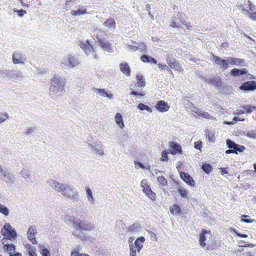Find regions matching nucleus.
Here are the masks:
<instances>
[{
	"label": "nucleus",
	"instance_id": "obj_1",
	"mask_svg": "<svg viewBox=\"0 0 256 256\" xmlns=\"http://www.w3.org/2000/svg\"><path fill=\"white\" fill-rule=\"evenodd\" d=\"M47 183L55 190L60 192L64 196L70 198L73 202H77L79 200L78 192L73 186L52 179L48 180Z\"/></svg>",
	"mask_w": 256,
	"mask_h": 256
},
{
	"label": "nucleus",
	"instance_id": "obj_2",
	"mask_svg": "<svg viewBox=\"0 0 256 256\" xmlns=\"http://www.w3.org/2000/svg\"><path fill=\"white\" fill-rule=\"evenodd\" d=\"M66 80L58 75L54 74L51 79L48 94L51 99L56 100L62 94L64 90Z\"/></svg>",
	"mask_w": 256,
	"mask_h": 256
},
{
	"label": "nucleus",
	"instance_id": "obj_3",
	"mask_svg": "<svg viewBox=\"0 0 256 256\" xmlns=\"http://www.w3.org/2000/svg\"><path fill=\"white\" fill-rule=\"evenodd\" d=\"M0 178L6 184L12 186L16 182V178L11 170L0 165Z\"/></svg>",
	"mask_w": 256,
	"mask_h": 256
},
{
	"label": "nucleus",
	"instance_id": "obj_4",
	"mask_svg": "<svg viewBox=\"0 0 256 256\" xmlns=\"http://www.w3.org/2000/svg\"><path fill=\"white\" fill-rule=\"evenodd\" d=\"M78 58L71 54L64 56L61 60L62 66L64 68H70L75 67L79 64Z\"/></svg>",
	"mask_w": 256,
	"mask_h": 256
},
{
	"label": "nucleus",
	"instance_id": "obj_5",
	"mask_svg": "<svg viewBox=\"0 0 256 256\" xmlns=\"http://www.w3.org/2000/svg\"><path fill=\"white\" fill-rule=\"evenodd\" d=\"M0 232L4 236L8 238L10 240L15 239L17 236L16 230L9 223H6L4 225Z\"/></svg>",
	"mask_w": 256,
	"mask_h": 256
},
{
	"label": "nucleus",
	"instance_id": "obj_6",
	"mask_svg": "<svg viewBox=\"0 0 256 256\" xmlns=\"http://www.w3.org/2000/svg\"><path fill=\"white\" fill-rule=\"evenodd\" d=\"M210 236V232L203 230L202 232L200 234L199 238V242L200 246L206 249H208L209 248V241L207 240V239Z\"/></svg>",
	"mask_w": 256,
	"mask_h": 256
},
{
	"label": "nucleus",
	"instance_id": "obj_7",
	"mask_svg": "<svg viewBox=\"0 0 256 256\" xmlns=\"http://www.w3.org/2000/svg\"><path fill=\"white\" fill-rule=\"evenodd\" d=\"M80 228L84 231H92L94 230V226L86 220H79L77 222L76 229Z\"/></svg>",
	"mask_w": 256,
	"mask_h": 256
},
{
	"label": "nucleus",
	"instance_id": "obj_8",
	"mask_svg": "<svg viewBox=\"0 0 256 256\" xmlns=\"http://www.w3.org/2000/svg\"><path fill=\"white\" fill-rule=\"evenodd\" d=\"M12 62L14 64H24L26 60V56L24 54L20 52H14L12 56Z\"/></svg>",
	"mask_w": 256,
	"mask_h": 256
},
{
	"label": "nucleus",
	"instance_id": "obj_9",
	"mask_svg": "<svg viewBox=\"0 0 256 256\" xmlns=\"http://www.w3.org/2000/svg\"><path fill=\"white\" fill-rule=\"evenodd\" d=\"M88 147L96 154L100 156L104 154L102 146L100 142H96L93 144H89Z\"/></svg>",
	"mask_w": 256,
	"mask_h": 256
},
{
	"label": "nucleus",
	"instance_id": "obj_10",
	"mask_svg": "<svg viewBox=\"0 0 256 256\" xmlns=\"http://www.w3.org/2000/svg\"><path fill=\"white\" fill-rule=\"evenodd\" d=\"M18 75L15 70H8L6 69L0 70V76L4 78H15L18 76Z\"/></svg>",
	"mask_w": 256,
	"mask_h": 256
},
{
	"label": "nucleus",
	"instance_id": "obj_11",
	"mask_svg": "<svg viewBox=\"0 0 256 256\" xmlns=\"http://www.w3.org/2000/svg\"><path fill=\"white\" fill-rule=\"evenodd\" d=\"M212 60L220 68L223 69H226L228 67V58L225 60L220 57L215 56L212 54Z\"/></svg>",
	"mask_w": 256,
	"mask_h": 256
},
{
	"label": "nucleus",
	"instance_id": "obj_12",
	"mask_svg": "<svg viewBox=\"0 0 256 256\" xmlns=\"http://www.w3.org/2000/svg\"><path fill=\"white\" fill-rule=\"evenodd\" d=\"M204 80L208 84L215 86L218 90L221 88L222 82L219 76H216L211 78H204Z\"/></svg>",
	"mask_w": 256,
	"mask_h": 256
},
{
	"label": "nucleus",
	"instance_id": "obj_13",
	"mask_svg": "<svg viewBox=\"0 0 256 256\" xmlns=\"http://www.w3.org/2000/svg\"><path fill=\"white\" fill-rule=\"evenodd\" d=\"M36 234V227L34 226H30L27 232V236L28 240L33 244H37L35 235Z\"/></svg>",
	"mask_w": 256,
	"mask_h": 256
},
{
	"label": "nucleus",
	"instance_id": "obj_14",
	"mask_svg": "<svg viewBox=\"0 0 256 256\" xmlns=\"http://www.w3.org/2000/svg\"><path fill=\"white\" fill-rule=\"evenodd\" d=\"M178 20H179V21L181 22L183 24L186 26V28L188 30L190 29L191 26L187 25L186 22L182 18V15L180 13H178L176 16L172 20L171 26L173 28H178L180 26V22L178 21Z\"/></svg>",
	"mask_w": 256,
	"mask_h": 256
},
{
	"label": "nucleus",
	"instance_id": "obj_15",
	"mask_svg": "<svg viewBox=\"0 0 256 256\" xmlns=\"http://www.w3.org/2000/svg\"><path fill=\"white\" fill-rule=\"evenodd\" d=\"M246 60L244 59L238 58L233 57H230L228 58V66L235 65L237 66H246L247 64L245 63Z\"/></svg>",
	"mask_w": 256,
	"mask_h": 256
},
{
	"label": "nucleus",
	"instance_id": "obj_16",
	"mask_svg": "<svg viewBox=\"0 0 256 256\" xmlns=\"http://www.w3.org/2000/svg\"><path fill=\"white\" fill-rule=\"evenodd\" d=\"M98 44L104 51L108 53H112L114 52L112 44L106 40L104 41L100 40V42L98 43Z\"/></svg>",
	"mask_w": 256,
	"mask_h": 256
},
{
	"label": "nucleus",
	"instance_id": "obj_17",
	"mask_svg": "<svg viewBox=\"0 0 256 256\" xmlns=\"http://www.w3.org/2000/svg\"><path fill=\"white\" fill-rule=\"evenodd\" d=\"M240 88L244 90H256V82L255 81H248L242 84Z\"/></svg>",
	"mask_w": 256,
	"mask_h": 256
},
{
	"label": "nucleus",
	"instance_id": "obj_18",
	"mask_svg": "<svg viewBox=\"0 0 256 256\" xmlns=\"http://www.w3.org/2000/svg\"><path fill=\"white\" fill-rule=\"evenodd\" d=\"M180 178L187 184L190 186H194L195 182L188 174L180 172Z\"/></svg>",
	"mask_w": 256,
	"mask_h": 256
},
{
	"label": "nucleus",
	"instance_id": "obj_19",
	"mask_svg": "<svg viewBox=\"0 0 256 256\" xmlns=\"http://www.w3.org/2000/svg\"><path fill=\"white\" fill-rule=\"evenodd\" d=\"M170 152L172 154H176L177 153L182 154V150L181 146L178 144V143L174 142H172L170 143Z\"/></svg>",
	"mask_w": 256,
	"mask_h": 256
},
{
	"label": "nucleus",
	"instance_id": "obj_20",
	"mask_svg": "<svg viewBox=\"0 0 256 256\" xmlns=\"http://www.w3.org/2000/svg\"><path fill=\"white\" fill-rule=\"evenodd\" d=\"M156 108L160 112H165L168 111L170 108V106L164 100L158 101L156 106Z\"/></svg>",
	"mask_w": 256,
	"mask_h": 256
},
{
	"label": "nucleus",
	"instance_id": "obj_21",
	"mask_svg": "<svg viewBox=\"0 0 256 256\" xmlns=\"http://www.w3.org/2000/svg\"><path fill=\"white\" fill-rule=\"evenodd\" d=\"M94 92L100 96L107 97L110 100H112L114 98L113 94L110 92L108 93L104 88H94Z\"/></svg>",
	"mask_w": 256,
	"mask_h": 256
},
{
	"label": "nucleus",
	"instance_id": "obj_22",
	"mask_svg": "<svg viewBox=\"0 0 256 256\" xmlns=\"http://www.w3.org/2000/svg\"><path fill=\"white\" fill-rule=\"evenodd\" d=\"M248 70L246 68H233L230 72V74L234 76H240L241 75L246 74L248 73Z\"/></svg>",
	"mask_w": 256,
	"mask_h": 256
},
{
	"label": "nucleus",
	"instance_id": "obj_23",
	"mask_svg": "<svg viewBox=\"0 0 256 256\" xmlns=\"http://www.w3.org/2000/svg\"><path fill=\"white\" fill-rule=\"evenodd\" d=\"M144 241L145 238L142 236L138 237L136 240L134 242V246L136 247V248L138 252H139L143 248V244L144 242Z\"/></svg>",
	"mask_w": 256,
	"mask_h": 256
},
{
	"label": "nucleus",
	"instance_id": "obj_24",
	"mask_svg": "<svg viewBox=\"0 0 256 256\" xmlns=\"http://www.w3.org/2000/svg\"><path fill=\"white\" fill-rule=\"evenodd\" d=\"M64 222L70 226H72L75 228L77 224L78 221L74 220V218L68 216H64Z\"/></svg>",
	"mask_w": 256,
	"mask_h": 256
},
{
	"label": "nucleus",
	"instance_id": "obj_25",
	"mask_svg": "<svg viewBox=\"0 0 256 256\" xmlns=\"http://www.w3.org/2000/svg\"><path fill=\"white\" fill-rule=\"evenodd\" d=\"M141 230L140 226L138 223H134L130 226L128 228V232L131 234H134L140 232Z\"/></svg>",
	"mask_w": 256,
	"mask_h": 256
},
{
	"label": "nucleus",
	"instance_id": "obj_26",
	"mask_svg": "<svg viewBox=\"0 0 256 256\" xmlns=\"http://www.w3.org/2000/svg\"><path fill=\"white\" fill-rule=\"evenodd\" d=\"M114 118L117 125L120 128H124L125 126L122 114L118 112L116 113Z\"/></svg>",
	"mask_w": 256,
	"mask_h": 256
},
{
	"label": "nucleus",
	"instance_id": "obj_27",
	"mask_svg": "<svg viewBox=\"0 0 256 256\" xmlns=\"http://www.w3.org/2000/svg\"><path fill=\"white\" fill-rule=\"evenodd\" d=\"M103 24L108 29L112 30L115 28L116 22L114 18H110L104 22Z\"/></svg>",
	"mask_w": 256,
	"mask_h": 256
},
{
	"label": "nucleus",
	"instance_id": "obj_28",
	"mask_svg": "<svg viewBox=\"0 0 256 256\" xmlns=\"http://www.w3.org/2000/svg\"><path fill=\"white\" fill-rule=\"evenodd\" d=\"M120 70L126 76H130V68L127 63H122L120 64Z\"/></svg>",
	"mask_w": 256,
	"mask_h": 256
},
{
	"label": "nucleus",
	"instance_id": "obj_29",
	"mask_svg": "<svg viewBox=\"0 0 256 256\" xmlns=\"http://www.w3.org/2000/svg\"><path fill=\"white\" fill-rule=\"evenodd\" d=\"M140 59L144 62H153L154 64H156L157 62L156 59L146 54L142 55Z\"/></svg>",
	"mask_w": 256,
	"mask_h": 256
},
{
	"label": "nucleus",
	"instance_id": "obj_30",
	"mask_svg": "<svg viewBox=\"0 0 256 256\" xmlns=\"http://www.w3.org/2000/svg\"><path fill=\"white\" fill-rule=\"evenodd\" d=\"M106 36V34L105 32L101 30H98L96 31V38L98 40V42H100V40L102 41H104L106 40V38H104L105 36Z\"/></svg>",
	"mask_w": 256,
	"mask_h": 256
},
{
	"label": "nucleus",
	"instance_id": "obj_31",
	"mask_svg": "<svg viewBox=\"0 0 256 256\" xmlns=\"http://www.w3.org/2000/svg\"><path fill=\"white\" fill-rule=\"evenodd\" d=\"M80 46L84 50L85 52L87 54L90 52V48H92V46L90 44L88 40H86V42H82L80 44Z\"/></svg>",
	"mask_w": 256,
	"mask_h": 256
},
{
	"label": "nucleus",
	"instance_id": "obj_32",
	"mask_svg": "<svg viewBox=\"0 0 256 256\" xmlns=\"http://www.w3.org/2000/svg\"><path fill=\"white\" fill-rule=\"evenodd\" d=\"M181 208L180 206L176 204H173L170 208V212L174 215L180 214Z\"/></svg>",
	"mask_w": 256,
	"mask_h": 256
},
{
	"label": "nucleus",
	"instance_id": "obj_33",
	"mask_svg": "<svg viewBox=\"0 0 256 256\" xmlns=\"http://www.w3.org/2000/svg\"><path fill=\"white\" fill-rule=\"evenodd\" d=\"M137 80L138 86L140 87H143L146 84V82L143 76L140 74H138L136 77Z\"/></svg>",
	"mask_w": 256,
	"mask_h": 256
},
{
	"label": "nucleus",
	"instance_id": "obj_34",
	"mask_svg": "<svg viewBox=\"0 0 256 256\" xmlns=\"http://www.w3.org/2000/svg\"><path fill=\"white\" fill-rule=\"evenodd\" d=\"M169 66L174 69V70L181 72L183 70L182 67L181 66L180 64L178 62V60H175L174 62H173Z\"/></svg>",
	"mask_w": 256,
	"mask_h": 256
},
{
	"label": "nucleus",
	"instance_id": "obj_35",
	"mask_svg": "<svg viewBox=\"0 0 256 256\" xmlns=\"http://www.w3.org/2000/svg\"><path fill=\"white\" fill-rule=\"evenodd\" d=\"M86 194L88 201L90 202V204H94V200L92 196V192L90 188H86Z\"/></svg>",
	"mask_w": 256,
	"mask_h": 256
},
{
	"label": "nucleus",
	"instance_id": "obj_36",
	"mask_svg": "<svg viewBox=\"0 0 256 256\" xmlns=\"http://www.w3.org/2000/svg\"><path fill=\"white\" fill-rule=\"evenodd\" d=\"M0 212L6 216L9 215L10 210L6 206L0 204Z\"/></svg>",
	"mask_w": 256,
	"mask_h": 256
},
{
	"label": "nucleus",
	"instance_id": "obj_37",
	"mask_svg": "<svg viewBox=\"0 0 256 256\" xmlns=\"http://www.w3.org/2000/svg\"><path fill=\"white\" fill-rule=\"evenodd\" d=\"M226 142L228 147L232 150H235L236 146H238V144L228 139L226 141Z\"/></svg>",
	"mask_w": 256,
	"mask_h": 256
},
{
	"label": "nucleus",
	"instance_id": "obj_38",
	"mask_svg": "<svg viewBox=\"0 0 256 256\" xmlns=\"http://www.w3.org/2000/svg\"><path fill=\"white\" fill-rule=\"evenodd\" d=\"M138 49H139L141 52L146 53L148 52V46H147L143 43L140 42L138 44Z\"/></svg>",
	"mask_w": 256,
	"mask_h": 256
},
{
	"label": "nucleus",
	"instance_id": "obj_39",
	"mask_svg": "<svg viewBox=\"0 0 256 256\" xmlns=\"http://www.w3.org/2000/svg\"><path fill=\"white\" fill-rule=\"evenodd\" d=\"M138 108L141 110H146L150 112H152V108L142 103H140L138 105Z\"/></svg>",
	"mask_w": 256,
	"mask_h": 256
},
{
	"label": "nucleus",
	"instance_id": "obj_40",
	"mask_svg": "<svg viewBox=\"0 0 256 256\" xmlns=\"http://www.w3.org/2000/svg\"><path fill=\"white\" fill-rule=\"evenodd\" d=\"M202 168L206 174H209L212 170V166L210 164L206 163L202 164Z\"/></svg>",
	"mask_w": 256,
	"mask_h": 256
},
{
	"label": "nucleus",
	"instance_id": "obj_41",
	"mask_svg": "<svg viewBox=\"0 0 256 256\" xmlns=\"http://www.w3.org/2000/svg\"><path fill=\"white\" fill-rule=\"evenodd\" d=\"M20 175L24 178H28L30 176V172L28 169L24 168L20 172Z\"/></svg>",
	"mask_w": 256,
	"mask_h": 256
},
{
	"label": "nucleus",
	"instance_id": "obj_42",
	"mask_svg": "<svg viewBox=\"0 0 256 256\" xmlns=\"http://www.w3.org/2000/svg\"><path fill=\"white\" fill-rule=\"evenodd\" d=\"M178 192L180 194L182 198H186L188 195V191L186 189L182 187H179L178 189Z\"/></svg>",
	"mask_w": 256,
	"mask_h": 256
},
{
	"label": "nucleus",
	"instance_id": "obj_43",
	"mask_svg": "<svg viewBox=\"0 0 256 256\" xmlns=\"http://www.w3.org/2000/svg\"><path fill=\"white\" fill-rule=\"evenodd\" d=\"M9 117L6 112L0 113V124L4 122Z\"/></svg>",
	"mask_w": 256,
	"mask_h": 256
},
{
	"label": "nucleus",
	"instance_id": "obj_44",
	"mask_svg": "<svg viewBox=\"0 0 256 256\" xmlns=\"http://www.w3.org/2000/svg\"><path fill=\"white\" fill-rule=\"evenodd\" d=\"M7 251L9 252L10 254L15 252V246L12 244H8L5 248Z\"/></svg>",
	"mask_w": 256,
	"mask_h": 256
},
{
	"label": "nucleus",
	"instance_id": "obj_45",
	"mask_svg": "<svg viewBox=\"0 0 256 256\" xmlns=\"http://www.w3.org/2000/svg\"><path fill=\"white\" fill-rule=\"evenodd\" d=\"M158 68L161 70H166L168 72H170V74H172V71L171 69L170 68L169 66H168L166 64H158Z\"/></svg>",
	"mask_w": 256,
	"mask_h": 256
},
{
	"label": "nucleus",
	"instance_id": "obj_46",
	"mask_svg": "<svg viewBox=\"0 0 256 256\" xmlns=\"http://www.w3.org/2000/svg\"><path fill=\"white\" fill-rule=\"evenodd\" d=\"M245 150V147L244 146H240L238 144V146L233 150V153L238 154V152H242Z\"/></svg>",
	"mask_w": 256,
	"mask_h": 256
},
{
	"label": "nucleus",
	"instance_id": "obj_47",
	"mask_svg": "<svg viewBox=\"0 0 256 256\" xmlns=\"http://www.w3.org/2000/svg\"><path fill=\"white\" fill-rule=\"evenodd\" d=\"M157 180L158 181L162 186H166L167 184V180L163 176H159Z\"/></svg>",
	"mask_w": 256,
	"mask_h": 256
},
{
	"label": "nucleus",
	"instance_id": "obj_48",
	"mask_svg": "<svg viewBox=\"0 0 256 256\" xmlns=\"http://www.w3.org/2000/svg\"><path fill=\"white\" fill-rule=\"evenodd\" d=\"M246 136L250 138L256 139V130L248 132L246 133Z\"/></svg>",
	"mask_w": 256,
	"mask_h": 256
},
{
	"label": "nucleus",
	"instance_id": "obj_49",
	"mask_svg": "<svg viewBox=\"0 0 256 256\" xmlns=\"http://www.w3.org/2000/svg\"><path fill=\"white\" fill-rule=\"evenodd\" d=\"M70 12L71 14L73 16H79L84 14L86 12L84 10H72Z\"/></svg>",
	"mask_w": 256,
	"mask_h": 256
},
{
	"label": "nucleus",
	"instance_id": "obj_50",
	"mask_svg": "<svg viewBox=\"0 0 256 256\" xmlns=\"http://www.w3.org/2000/svg\"><path fill=\"white\" fill-rule=\"evenodd\" d=\"M168 152L166 150H164L162 152L161 160L166 162L168 160Z\"/></svg>",
	"mask_w": 256,
	"mask_h": 256
},
{
	"label": "nucleus",
	"instance_id": "obj_51",
	"mask_svg": "<svg viewBox=\"0 0 256 256\" xmlns=\"http://www.w3.org/2000/svg\"><path fill=\"white\" fill-rule=\"evenodd\" d=\"M74 236H76L80 238H82L83 237L82 232L78 230H76L72 232Z\"/></svg>",
	"mask_w": 256,
	"mask_h": 256
},
{
	"label": "nucleus",
	"instance_id": "obj_52",
	"mask_svg": "<svg viewBox=\"0 0 256 256\" xmlns=\"http://www.w3.org/2000/svg\"><path fill=\"white\" fill-rule=\"evenodd\" d=\"M176 60L170 56H168L166 58V61L168 66L170 65L174 61Z\"/></svg>",
	"mask_w": 256,
	"mask_h": 256
},
{
	"label": "nucleus",
	"instance_id": "obj_53",
	"mask_svg": "<svg viewBox=\"0 0 256 256\" xmlns=\"http://www.w3.org/2000/svg\"><path fill=\"white\" fill-rule=\"evenodd\" d=\"M41 254L42 256H50L49 250L46 248H42V250Z\"/></svg>",
	"mask_w": 256,
	"mask_h": 256
},
{
	"label": "nucleus",
	"instance_id": "obj_54",
	"mask_svg": "<svg viewBox=\"0 0 256 256\" xmlns=\"http://www.w3.org/2000/svg\"><path fill=\"white\" fill-rule=\"evenodd\" d=\"M194 148L198 150H201L202 148V142L201 141H197L194 142Z\"/></svg>",
	"mask_w": 256,
	"mask_h": 256
},
{
	"label": "nucleus",
	"instance_id": "obj_55",
	"mask_svg": "<svg viewBox=\"0 0 256 256\" xmlns=\"http://www.w3.org/2000/svg\"><path fill=\"white\" fill-rule=\"evenodd\" d=\"M242 108H244V110H246V112L248 114H250L252 112V106H250L246 105V106H243Z\"/></svg>",
	"mask_w": 256,
	"mask_h": 256
},
{
	"label": "nucleus",
	"instance_id": "obj_56",
	"mask_svg": "<svg viewBox=\"0 0 256 256\" xmlns=\"http://www.w3.org/2000/svg\"><path fill=\"white\" fill-rule=\"evenodd\" d=\"M8 240H10L9 238L6 236H4V238L2 240V243L4 244V248L9 244L8 242Z\"/></svg>",
	"mask_w": 256,
	"mask_h": 256
},
{
	"label": "nucleus",
	"instance_id": "obj_57",
	"mask_svg": "<svg viewBox=\"0 0 256 256\" xmlns=\"http://www.w3.org/2000/svg\"><path fill=\"white\" fill-rule=\"evenodd\" d=\"M248 4L250 6V10L251 11H254L256 10V6L254 4H252L250 1H248Z\"/></svg>",
	"mask_w": 256,
	"mask_h": 256
},
{
	"label": "nucleus",
	"instance_id": "obj_58",
	"mask_svg": "<svg viewBox=\"0 0 256 256\" xmlns=\"http://www.w3.org/2000/svg\"><path fill=\"white\" fill-rule=\"evenodd\" d=\"M127 49L128 50H132L134 51H136V50H138V46H136L128 44L127 46Z\"/></svg>",
	"mask_w": 256,
	"mask_h": 256
},
{
	"label": "nucleus",
	"instance_id": "obj_59",
	"mask_svg": "<svg viewBox=\"0 0 256 256\" xmlns=\"http://www.w3.org/2000/svg\"><path fill=\"white\" fill-rule=\"evenodd\" d=\"M16 12L18 13V16L20 17L24 15V14L26 13V11L23 10L22 9L18 10Z\"/></svg>",
	"mask_w": 256,
	"mask_h": 256
},
{
	"label": "nucleus",
	"instance_id": "obj_60",
	"mask_svg": "<svg viewBox=\"0 0 256 256\" xmlns=\"http://www.w3.org/2000/svg\"><path fill=\"white\" fill-rule=\"evenodd\" d=\"M129 248H130V252H136V247L134 245L133 242H130L129 244Z\"/></svg>",
	"mask_w": 256,
	"mask_h": 256
},
{
	"label": "nucleus",
	"instance_id": "obj_61",
	"mask_svg": "<svg viewBox=\"0 0 256 256\" xmlns=\"http://www.w3.org/2000/svg\"><path fill=\"white\" fill-rule=\"evenodd\" d=\"M239 9L240 10L244 12V14H247L248 16H249L250 14V12H249L248 10H246L244 8H242V5H240L239 6Z\"/></svg>",
	"mask_w": 256,
	"mask_h": 256
},
{
	"label": "nucleus",
	"instance_id": "obj_62",
	"mask_svg": "<svg viewBox=\"0 0 256 256\" xmlns=\"http://www.w3.org/2000/svg\"><path fill=\"white\" fill-rule=\"evenodd\" d=\"M248 18L254 21H256V12H250Z\"/></svg>",
	"mask_w": 256,
	"mask_h": 256
},
{
	"label": "nucleus",
	"instance_id": "obj_63",
	"mask_svg": "<svg viewBox=\"0 0 256 256\" xmlns=\"http://www.w3.org/2000/svg\"><path fill=\"white\" fill-rule=\"evenodd\" d=\"M130 94L131 95L136 96H144V94H142V93H140V92H135V91H134V90L131 92Z\"/></svg>",
	"mask_w": 256,
	"mask_h": 256
},
{
	"label": "nucleus",
	"instance_id": "obj_64",
	"mask_svg": "<svg viewBox=\"0 0 256 256\" xmlns=\"http://www.w3.org/2000/svg\"><path fill=\"white\" fill-rule=\"evenodd\" d=\"M146 194L152 200H153L156 197V194L152 192V190L150 192H148V194Z\"/></svg>",
	"mask_w": 256,
	"mask_h": 256
}]
</instances>
